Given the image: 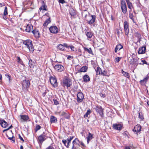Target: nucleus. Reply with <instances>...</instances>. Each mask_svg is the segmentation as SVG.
Instances as JSON below:
<instances>
[{"label": "nucleus", "mask_w": 149, "mask_h": 149, "mask_svg": "<svg viewBox=\"0 0 149 149\" xmlns=\"http://www.w3.org/2000/svg\"><path fill=\"white\" fill-rule=\"evenodd\" d=\"M32 32L33 33V34L36 36L38 37L39 36V33L38 31H36L35 30H33Z\"/></svg>", "instance_id": "obj_38"}, {"label": "nucleus", "mask_w": 149, "mask_h": 149, "mask_svg": "<svg viewBox=\"0 0 149 149\" xmlns=\"http://www.w3.org/2000/svg\"><path fill=\"white\" fill-rule=\"evenodd\" d=\"M79 141L78 139L76 138L72 142V146L71 149H77L78 146H80Z\"/></svg>", "instance_id": "obj_5"}, {"label": "nucleus", "mask_w": 149, "mask_h": 149, "mask_svg": "<svg viewBox=\"0 0 149 149\" xmlns=\"http://www.w3.org/2000/svg\"><path fill=\"white\" fill-rule=\"evenodd\" d=\"M18 136L19 138L20 139V140L21 141H22L23 142H24V140L23 139V138L21 137L20 134H18Z\"/></svg>", "instance_id": "obj_52"}, {"label": "nucleus", "mask_w": 149, "mask_h": 149, "mask_svg": "<svg viewBox=\"0 0 149 149\" xmlns=\"http://www.w3.org/2000/svg\"><path fill=\"white\" fill-rule=\"evenodd\" d=\"M49 29L50 32L53 34H56L58 31V29L56 26H52L49 27Z\"/></svg>", "instance_id": "obj_10"}, {"label": "nucleus", "mask_w": 149, "mask_h": 149, "mask_svg": "<svg viewBox=\"0 0 149 149\" xmlns=\"http://www.w3.org/2000/svg\"><path fill=\"white\" fill-rule=\"evenodd\" d=\"M139 118L141 119V120H143L144 118L142 113L140 112L139 113Z\"/></svg>", "instance_id": "obj_40"}, {"label": "nucleus", "mask_w": 149, "mask_h": 149, "mask_svg": "<svg viewBox=\"0 0 149 149\" xmlns=\"http://www.w3.org/2000/svg\"><path fill=\"white\" fill-rule=\"evenodd\" d=\"M69 13L71 16H74L76 15L75 12L72 9L70 10Z\"/></svg>", "instance_id": "obj_41"}, {"label": "nucleus", "mask_w": 149, "mask_h": 149, "mask_svg": "<svg viewBox=\"0 0 149 149\" xmlns=\"http://www.w3.org/2000/svg\"><path fill=\"white\" fill-rule=\"evenodd\" d=\"M46 92H44V93H43L42 94V95L43 96V97H44L45 96V95H46Z\"/></svg>", "instance_id": "obj_60"}, {"label": "nucleus", "mask_w": 149, "mask_h": 149, "mask_svg": "<svg viewBox=\"0 0 149 149\" xmlns=\"http://www.w3.org/2000/svg\"><path fill=\"white\" fill-rule=\"evenodd\" d=\"M49 80L51 84L53 87H56L57 86L58 84L57 80L55 76L50 77Z\"/></svg>", "instance_id": "obj_6"}, {"label": "nucleus", "mask_w": 149, "mask_h": 149, "mask_svg": "<svg viewBox=\"0 0 149 149\" xmlns=\"http://www.w3.org/2000/svg\"><path fill=\"white\" fill-rule=\"evenodd\" d=\"M63 46L64 47H67V48L68 47V45L66 43H64L63 45Z\"/></svg>", "instance_id": "obj_58"}, {"label": "nucleus", "mask_w": 149, "mask_h": 149, "mask_svg": "<svg viewBox=\"0 0 149 149\" xmlns=\"http://www.w3.org/2000/svg\"><path fill=\"white\" fill-rule=\"evenodd\" d=\"M84 49L85 51L87 52L89 54L93 55V54L91 48H87L86 47H84Z\"/></svg>", "instance_id": "obj_25"}, {"label": "nucleus", "mask_w": 149, "mask_h": 149, "mask_svg": "<svg viewBox=\"0 0 149 149\" xmlns=\"http://www.w3.org/2000/svg\"><path fill=\"white\" fill-rule=\"evenodd\" d=\"M125 149H130V148L129 146L126 147Z\"/></svg>", "instance_id": "obj_63"}, {"label": "nucleus", "mask_w": 149, "mask_h": 149, "mask_svg": "<svg viewBox=\"0 0 149 149\" xmlns=\"http://www.w3.org/2000/svg\"><path fill=\"white\" fill-rule=\"evenodd\" d=\"M51 22V21L50 20V18H49L46 20L45 21L43 24V26L45 27L47 26L48 24L50 23Z\"/></svg>", "instance_id": "obj_34"}, {"label": "nucleus", "mask_w": 149, "mask_h": 149, "mask_svg": "<svg viewBox=\"0 0 149 149\" xmlns=\"http://www.w3.org/2000/svg\"><path fill=\"white\" fill-rule=\"evenodd\" d=\"M122 73L125 77L128 78H129L130 77L129 74L124 71L123 69L122 70Z\"/></svg>", "instance_id": "obj_33"}, {"label": "nucleus", "mask_w": 149, "mask_h": 149, "mask_svg": "<svg viewBox=\"0 0 149 149\" xmlns=\"http://www.w3.org/2000/svg\"><path fill=\"white\" fill-rule=\"evenodd\" d=\"M73 58V57L70 55L68 56L67 57V59L69 60H71V59H72Z\"/></svg>", "instance_id": "obj_55"}, {"label": "nucleus", "mask_w": 149, "mask_h": 149, "mask_svg": "<svg viewBox=\"0 0 149 149\" xmlns=\"http://www.w3.org/2000/svg\"><path fill=\"white\" fill-rule=\"evenodd\" d=\"M7 136L8 138V139L10 140L13 141L14 142H15V138L13 136L12 137H9L7 135H6Z\"/></svg>", "instance_id": "obj_48"}, {"label": "nucleus", "mask_w": 149, "mask_h": 149, "mask_svg": "<svg viewBox=\"0 0 149 149\" xmlns=\"http://www.w3.org/2000/svg\"><path fill=\"white\" fill-rule=\"evenodd\" d=\"M111 19L112 20H114V18L113 17V16L112 15H111Z\"/></svg>", "instance_id": "obj_64"}, {"label": "nucleus", "mask_w": 149, "mask_h": 149, "mask_svg": "<svg viewBox=\"0 0 149 149\" xmlns=\"http://www.w3.org/2000/svg\"><path fill=\"white\" fill-rule=\"evenodd\" d=\"M62 141L63 143L64 144V145L66 146V147L67 148H69V146L67 145V140L63 139L62 140Z\"/></svg>", "instance_id": "obj_42"}, {"label": "nucleus", "mask_w": 149, "mask_h": 149, "mask_svg": "<svg viewBox=\"0 0 149 149\" xmlns=\"http://www.w3.org/2000/svg\"><path fill=\"white\" fill-rule=\"evenodd\" d=\"M149 79V76L147 75L143 80H141L140 81V84L142 86H146Z\"/></svg>", "instance_id": "obj_15"}, {"label": "nucleus", "mask_w": 149, "mask_h": 149, "mask_svg": "<svg viewBox=\"0 0 149 149\" xmlns=\"http://www.w3.org/2000/svg\"><path fill=\"white\" fill-rule=\"evenodd\" d=\"M89 15L87 16L86 14L85 15V18L87 22L88 23L89 25L93 24L95 22L96 19V17L95 15H91L88 13Z\"/></svg>", "instance_id": "obj_2"}, {"label": "nucleus", "mask_w": 149, "mask_h": 149, "mask_svg": "<svg viewBox=\"0 0 149 149\" xmlns=\"http://www.w3.org/2000/svg\"><path fill=\"white\" fill-rule=\"evenodd\" d=\"M126 2L128 6V8L132 10V9L133 8L132 5L129 0H126Z\"/></svg>", "instance_id": "obj_28"}, {"label": "nucleus", "mask_w": 149, "mask_h": 149, "mask_svg": "<svg viewBox=\"0 0 149 149\" xmlns=\"http://www.w3.org/2000/svg\"><path fill=\"white\" fill-rule=\"evenodd\" d=\"M29 65L30 68H33L35 65L34 62L31 59H30L29 61Z\"/></svg>", "instance_id": "obj_30"}, {"label": "nucleus", "mask_w": 149, "mask_h": 149, "mask_svg": "<svg viewBox=\"0 0 149 149\" xmlns=\"http://www.w3.org/2000/svg\"><path fill=\"white\" fill-rule=\"evenodd\" d=\"M123 126L121 124H113L112 125L113 128L115 130H120Z\"/></svg>", "instance_id": "obj_13"}, {"label": "nucleus", "mask_w": 149, "mask_h": 149, "mask_svg": "<svg viewBox=\"0 0 149 149\" xmlns=\"http://www.w3.org/2000/svg\"><path fill=\"white\" fill-rule=\"evenodd\" d=\"M70 49H71L72 50L74 51V47L73 46H71L70 47Z\"/></svg>", "instance_id": "obj_59"}, {"label": "nucleus", "mask_w": 149, "mask_h": 149, "mask_svg": "<svg viewBox=\"0 0 149 149\" xmlns=\"http://www.w3.org/2000/svg\"><path fill=\"white\" fill-rule=\"evenodd\" d=\"M58 2L59 3H61L62 4H63L64 3H65V1L63 0H58Z\"/></svg>", "instance_id": "obj_54"}, {"label": "nucleus", "mask_w": 149, "mask_h": 149, "mask_svg": "<svg viewBox=\"0 0 149 149\" xmlns=\"http://www.w3.org/2000/svg\"><path fill=\"white\" fill-rule=\"evenodd\" d=\"M121 57H118L115 58V62L116 63H118L120 61V59H121Z\"/></svg>", "instance_id": "obj_50"}, {"label": "nucleus", "mask_w": 149, "mask_h": 149, "mask_svg": "<svg viewBox=\"0 0 149 149\" xmlns=\"http://www.w3.org/2000/svg\"><path fill=\"white\" fill-rule=\"evenodd\" d=\"M77 101L79 103L82 102L84 98V96L83 93L81 92H79L77 94Z\"/></svg>", "instance_id": "obj_11"}, {"label": "nucleus", "mask_w": 149, "mask_h": 149, "mask_svg": "<svg viewBox=\"0 0 149 149\" xmlns=\"http://www.w3.org/2000/svg\"><path fill=\"white\" fill-rule=\"evenodd\" d=\"M141 62L143 64H146V65L147 64V63L146 61L145 60H142L141 61Z\"/></svg>", "instance_id": "obj_57"}, {"label": "nucleus", "mask_w": 149, "mask_h": 149, "mask_svg": "<svg viewBox=\"0 0 149 149\" xmlns=\"http://www.w3.org/2000/svg\"><path fill=\"white\" fill-rule=\"evenodd\" d=\"M47 8V6L45 3L44 1H42V5L39 8L40 10L41 11V10H43L47 11V9L46 8Z\"/></svg>", "instance_id": "obj_21"}, {"label": "nucleus", "mask_w": 149, "mask_h": 149, "mask_svg": "<svg viewBox=\"0 0 149 149\" xmlns=\"http://www.w3.org/2000/svg\"><path fill=\"white\" fill-rule=\"evenodd\" d=\"M33 27V26L31 24H28L27 25L25 29L26 31L28 32L32 31Z\"/></svg>", "instance_id": "obj_23"}, {"label": "nucleus", "mask_w": 149, "mask_h": 149, "mask_svg": "<svg viewBox=\"0 0 149 149\" xmlns=\"http://www.w3.org/2000/svg\"><path fill=\"white\" fill-rule=\"evenodd\" d=\"M88 69V67L87 66H83L81 69L78 71V72H86Z\"/></svg>", "instance_id": "obj_26"}, {"label": "nucleus", "mask_w": 149, "mask_h": 149, "mask_svg": "<svg viewBox=\"0 0 149 149\" xmlns=\"http://www.w3.org/2000/svg\"><path fill=\"white\" fill-rule=\"evenodd\" d=\"M116 33H117V35L119 36V35H120V31H119V30L118 29H117L116 30Z\"/></svg>", "instance_id": "obj_56"}, {"label": "nucleus", "mask_w": 149, "mask_h": 149, "mask_svg": "<svg viewBox=\"0 0 149 149\" xmlns=\"http://www.w3.org/2000/svg\"><path fill=\"white\" fill-rule=\"evenodd\" d=\"M53 100L54 102V104L55 105H57L59 104L58 102L56 99H53Z\"/></svg>", "instance_id": "obj_51"}, {"label": "nucleus", "mask_w": 149, "mask_h": 149, "mask_svg": "<svg viewBox=\"0 0 149 149\" xmlns=\"http://www.w3.org/2000/svg\"><path fill=\"white\" fill-rule=\"evenodd\" d=\"M134 36L138 38L137 42H140L142 38L140 33L138 32H136L134 33Z\"/></svg>", "instance_id": "obj_19"}, {"label": "nucleus", "mask_w": 149, "mask_h": 149, "mask_svg": "<svg viewBox=\"0 0 149 149\" xmlns=\"http://www.w3.org/2000/svg\"><path fill=\"white\" fill-rule=\"evenodd\" d=\"M128 133L126 132H124L123 134V135L124 136H125V138H129V137L128 136Z\"/></svg>", "instance_id": "obj_49"}, {"label": "nucleus", "mask_w": 149, "mask_h": 149, "mask_svg": "<svg viewBox=\"0 0 149 149\" xmlns=\"http://www.w3.org/2000/svg\"><path fill=\"white\" fill-rule=\"evenodd\" d=\"M17 62L20 63V64L22 65V61L21 60V59L19 57H17Z\"/></svg>", "instance_id": "obj_47"}, {"label": "nucleus", "mask_w": 149, "mask_h": 149, "mask_svg": "<svg viewBox=\"0 0 149 149\" xmlns=\"http://www.w3.org/2000/svg\"><path fill=\"white\" fill-rule=\"evenodd\" d=\"M96 74L97 75L98 74H101V72L102 70L99 67H97L96 69H95Z\"/></svg>", "instance_id": "obj_29"}, {"label": "nucleus", "mask_w": 149, "mask_h": 149, "mask_svg": "<svg viewBox=\"0 0 149 149\" xmlns=\"http://www.w3.org/2000/svg\"><path fill=\"white\" fill-rule=\"evenodd\" d=\"M0 124L1 126L3 128L6 127L8 125L6 121L1 119H0Z\"/></svg>", "instance_id": "obj_18"}, {"label": "nucleus", "mask_w": 149, "mask_h": 149, "mask_svg": "<svg viewBox=\"0 0 149 149\" xmlns=\"http://www.w3.org/2000/svg\"><path fill=\"white\" fill-rule=\"evenodd\" d=\"M83 81L85 82H87L90 81V78L89 76L87 74H85L83 77Z\"/></svg>", "instance_id": "obj_24"}, {"label": "nucleus", "mask_w": 149, "mask_h": 149, "mask_svg": "<svg viewBox=\"0 0 149 149\" xmlns=\"http://www.w3.org/2000/svg\"><path fill=\"white\" fill-rule=\"evenodd\" d=\"M107 71L106 70H104L103 71H102L101 72V75H102L103 76H106L107 75Z\"/></svg>", "instance_id": "obj_44"}, {"label": "nucleus", "mask_w": 149, "mask_h": 149, "mask_svg": "<svg viewBox=\"0 0 149 149\" xmlns=\"http://www.w3.org/2000/svg\"><path fill=\"white\" fill-rule=\"evenodd\" d=\"M141 126L139 124H138L134 127L133 129V131L135 133L137 134L141 131Z\"/></svg>", "instance_id": "obj_16"}, {"label": "nucleus", "mask_w": 149, "mask_h": 149, "mask_svg": "<svg viewBox=\"0 0 149 149\" xmlns=\"http://www.w3.org/2000/svg\"><path fill=\"white\" fill-rule=\"evenodd\" d=\"M76 54L78 55L79 56L82 55V53L80 49H79L76 51Z\"/></svg>", "instance_id": "obj_39"}, {"label": "nucleus", "mask_w": 149, "mask_h": 149, "mask_svg": "<svg viewBox=\"0 0 149 149\" xmlns=\"http://www.w3.org/2000/svg\"><path fill=\"white\" fill-rule=\"evenodd\" d=\"M41 128V126L39 125H37L35 128V131L36 132H37Z\"/></svg>", "instance_id": "obj_46"}, {"label": "nucleus", "mask_w": 149, "mask_h": 149, "mask_svg": "<svg viewBox=\"0 0 149 149\" xmlns=\"http://www.w3.org/2000/svg\"><path fill=\"white\" fill-rule=\"evenodd\" d=\"M81 144L83 146H84V147H85V146L84 144V143L82 142H81Z\"/></svg>", "instance_id": "obj_61"}, {"label": "nucleus", "mask_w": 149, "mask_h": 149, "mask_svg": "<svg viewBox=\"0 0 149 149\" xmlns=\"http://www.w3.org/2000/svg\"><path fill=\"white\" fill-rule=\"evenodd\" d=\"M47 135V133L46 132H44L42 134L39 136L38 139L39 143L42 144L43 142L48 138V136Z\"/></svg>", "instance_id": "obj_3"}, {"label": "nucleus", "mask_w": 149, "mask_h": 149, "mask_svg": "<svg viewBox=\"0 0 149 149\" xmlns=\"http://www.w3.org/2000/svg\"><path fill=\"white\" fill-rule=\"evenodd\" d=\"M66 114V113L65 112H63L61 113V115L63 116L65 115Z\"/></svg>", "instance_id": "obj_62"}, {"label": "nucleus", "mask_w": 149, "mask_h": 149, "mask_svg": "<svg viewBox=\"0 0 149 149\" xmlns=\"http://www.w3.org/2000/svg\"><path fill=\"white\" fill-rule=\"evenodd\" d=\"M86 35L87 37L89 38H91L93 36V33L90 31H88L86 32Z\"/></svg>", "instance_id": "obj_35"}, {"label": "nucleus", "mask_w": 149, "mask_h": 149, "mask_svg": "<svg viewBox=\"0 0 149 149\" xmlns=\"http://www.w3.org/2000/svg\"><path fill=\"white\" fill-rule=\"evenodd\" d=\"M95 110L97 112L99 113L101 117H103L104 116L103 109L101 106L97 105L96 106Z\"/></svg>", "instance_id": "obj_9"}, {"label": "nucleus", "mask_w": 149, "mask_h": 149, "mask_svg": "<svg viewBox=\"0 0 149 149\" xmlns=\"http://www.w3.org/2000/svg\"><path fill=\"white\" fill-rule=\"evenodd\" d=\"M20 117L22 121H26L29 119V117L26 115H20Z\"/></svg>", "instance_id": "obj_22"}, {"label": "nucleus", "mask_w": 149, "mask_h": 149, "mask_svg": "<svg viewBox=\"0 0 149 149\" xmlns=\"http://www.w3.org/2000/svg\"><path fill=\"white\" fill-rule=\"evenodd\" d=\"M57 118L53 116H51L50 118V121L51 123H55L57 121Z\"/></svg>", "instance_id": "obj_31"}, {"label": "nucleus", "mask_w": 149, "mask_h": 149, "mask_svg": "<svg viewBox=\"0 0 149 149\" xmlns=\"http://www.w3.org/2000/svg\"><path fill=\"white\" fill-rule=\"evenodd\" d=\"M121 8L123 13L125 14L127 11V8L125 2V1H121Z\"/></svg>", "instance_id": "obj_8"}, {"label": "nucleus", "mask_w": 149, "mask_h": 149, "mask_svg": "<svg viewBox=\"0 0 149 149\" xmlns=\"http://www.w3.org/2000/svg\"><path fill=\"white\" fill-rule=\"evenodd\" d=\"M57 48L58 49L61 50H63L65 49V47L63 46V45L61 44L58 45L57 46Z\"/></svg>", "instance_id": "obj_37"}, {"label": "nucleus", "mask_w": 149, "mask_h": 149, "mask_svg": "<svg viewBox=\"0 0 149 149\" xmlns=\"http://www.w3.org/2000/svg\"><path fill=\"white\" fill-rule=\"evenodd\" d=\"M91 113V111L90 109L88 110L86 113V114L84 115V117H88V115L90 114Z\"/></svg>", "instance_id": "obj_43"}, {"label": "nucleus", "mask_w": 149, "mask_h": 149, "mask_svg": "<svg viewBox=\"0 0 149 149\" xmlns=\"http://www.w3.org/2000/svg\"><path fill=\"white\" fill-rule=\"evenodd\" d=\"M131 10H130L129 11V18H130V19H132V21L134 22L135 23L134 21V16L133 15V14L132 13H131Z\"/></svg>", "instance_id": "obj_36"}, {"label": "nucleus", "mask_w": 149, "mask_h": 149, "mask_svg": "<svg viewBox=\"0 0 149 149\" xmlns=\"http://www.w3.org/2000/svg\"><path fill=\"white\" fill-rule=\"evenodd\" d=\"M146 50V47L145 46H143L139 48L138 52L139 54H143L145 53Z\"/></svg>", "instance_id": "obj_17"}, {"label": "nucleus", "mask_w": 149, "mask_h": 149, "mask_svg": "<svg viewBox=\"0 0 149 149\" xmlns=\"http://www.w3.org/2000/svg\"><path fill=\"white\" fill-rule=\"evenodd\" d=\"M46 149H55L52 146H50L47 148Z\"/></svg>", "instance_id": "obj_53"}, {"label": "nucleus", "mask_w": 149, "mask_h": 149, "mask_svg": "<svg viewBox=\"0 0 149 149\" xmlns=\"http://www.w3.org/2000/svg\"><path fill=\"white\" fill-rule=\"evenodd\" d=\"M74 137V136H70L68 137L67 139V146H70V143L71 142V141L73 139V138Z\"/></svg>", "instance_id": "obj_32"}, {"label": "nucleus", "mask_w": 149, "mask_h": 149, "mask_svg": "<svg viewBox=\"0 0 149 149\" xmlns=\"http://www.w3.org/2000/svg\"><path fill=\"white\" fill-rule=\"evenodd\" d=\"M72 85V82L70 79L68 78H64L63 80V86H66L68 89H69L70 88V86Z\"/></svg>", "instance_id": "obj_4"}, {"label": "nucleus", "mask_w": 149, "mask_h": 149, "mask_svg": "<svg viewBox=\"0 0 149 149\" xmlns=\"http://www.w3.org/2000/svg\"><path fill=\"white\" fill-rule=\"evenodd\" d=\"M8 15V10H7V8L6 7H5V9L4 10V11L3 12V15L4 16H6Z\"/></svg>", "instance_id": "obj_45"}, {"label": "nucleus", "mask_w": 149, "mask_h": 149, "mask_svg": "<svg viewBox=\"0 0 149 149\" xmlns=\"http://www.w3.org/2000/svg\"><path fill=\"white\" fill-rule=\"evenodd\" d=\"M93 138V134H91L90 132H89L87 136L86 137V139L87 140V143L88 144H89L90 141Z\"/></svg>", "instance_id": "obj_20"}, {"label": "nucleus", "mask_w": 149, "mask_h": 149, "mask_svg": "<svg viewBox=\"0 0 149 149\" xmlns=\"http://www.w3.org/2000/svg\"><path fill=\"white\" fill-rule=\"evenodd\" d=\"M30 84V81L29 80H24L22 83L23 88L24 89L29 88Z\"/></svg>", "instance_id": "obj_14"}, {"label": "nucleus", "mask_w": 149, "mask_h": 149, "mask_svg": "<svg viewBox=\"0 0 149 149\" xmlns=\"http://www.w3.org/2000/svg\"><path fill=\"white\" fill-rule=\"evenodd\" d=\"M23 43L25 45V47L28 49L30 52H33L34 51V47L31 40H23Z\"/></svg>", "instance_id": "obj_1"}, {"label": "nucleus", "mask_w": 149, "mask_h": 149, "mask_svg": "<svg viewBox=\"0 0 149 149\" xmlns=\"http://www.w3.org/2000/svg\"><path fill=\"white\" fill-rule=\"evenodd\" d=\"M124 30L125 31V34L127 36L129 33V24L126 21L124 22Z\"/></svg>", "instance_id": "obj_12"}, {"label": "nucleus", "mask_w": 149, "mask_h": 149, "mask_svg": "<svg viewBox=\"0 0 149 149\" xmlns=\"http://www.w3.org/2000/svg\"><path fill=\"white\" fill-rule=\"evenodd\" d=\"M54 69L58 72H61L64 70V68L62 65L60 64H56L54 65L52 64Z\"/></svg>", "instance_id": "obj_7"}, {"label": "nucleus", "mask_w": 149, "mask_h": 149, "mask_svg": "<svg viewBox=\"0 0 149 149\" xmlns=\"http://www.w3.org/2000/svg\"><path fill=\"white\" fill-rule=\"evenodd\" d=\"M123 48V46L121 44H118L116 46L115 49V52L116 53L118 50H120L121 49Z\"/></svg>", "instance_id": "obj_27"}]
</instances>
